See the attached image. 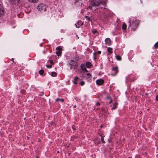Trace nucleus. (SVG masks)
Segmentation results:
<instances>
[{
    "label": "nucleus",
    "mask_w": 158,
    "mask_h": 158,
    "mask_svg": "<svg viewBox=\"0 0 158 158\" xmlns=\"http://www.w3.org/2000/svg\"><path fill=\"white\" fill-rule=\"evenodd\" d=\"M90 4L88 7L91 10H94L97 9V7L100 8H102L103 9H106V2L107 0H89Z\"/></svg>",
    "instance_id": "f257e3e1"
},
{
    "label": "nucleus",
    "mask_w": 158,
    "mask_h": 158,
    "mask_svg": "<svg viewBox=\"0 0 158 158\" xmlns=\"http://www.w3.org/2000/svg\"><path fill=\"white\" fill-rule=\"evenodd\" d=\"M139 22L140 21L134 17L131 18L130 19L129 21V27H131L132 30L135 31L138 27Z\"/></svg>",
    "instance_id": "f03ea898"
},
{
    "label": "nucleus",
    "mask_w": 158,
    "mask_h": 158,
    "mask_svg": "<svg viewBox=\"0 0 158 158\" xmlns=\"http://www.w3.org/2000/svg\"><path fill=\"white\" fill-rule=\"evenodd\" d=\"M68 65L70 67V69H73L74 70L76 68L78 65L77 63L73 60H70L69 61Z\"/></svg>",
    "instance_id": "7ed1b4c3"
},
{
    "label": "nucleus",
    "mask_w": 158,
    "mask_h": 158,
    "mask_svg": "<svg viewBox=\"0 0 158 158\" xmlns=\"http://www.w3.org/2000/svg\"><path fill=\"white\" fill-rule=\"evenodd\" d=\"M46 5L43 4H39L37 6V9L40 11H46Z\"/></svg>",
    "instance_id": "20e7f679"
},
{
    "label": "nucleus",
    "mask_w": 158,
    "mask_h": 158,
    "mask_svg": "<svg viewBox=\"0 0 158 158\" xmlns=\"http://www.w3.org/2000/svg\"><path fill=\"white\" fill-rule=\"evenodd\" d=\"M112 75H116L118 72L117 66L113 67L112 69Z\"/></svg>",
    "instance_id": "39448f33"
},
{
    "label": "nucleus",
    "mask_w": 158,
    "mask_h": 158,
    "mask_svg": "<svg viewBox=\"0 0 158 158\" xmlns=\"http://www.w3.org/2000/svg\"><path fill=\"white\" fill-rule=\"evenodd\" d=\"M5 12V11L2 6L0 4V16L3 15Z\"/></svg>",
    "instance_id": "423d86ee"
},
{
    "label": "nucleus",
    "mask_w": 158,
    "mask_h": 158,
    "mask_svg": "<svg viewBox=\"0 0 158 158\" xmlns=\"http://www.w3.org/2000/svg\"><path fill=\"white\" fill-rule=\"evenodd\" d=\"M104 82V80L102 79H100L96 81V83L97 85H102Z\"/></svg>",
    "instance_id": "0eeeda50"
},
{
    "label": "nucleus",
    "mask_w": 158,
    "mask_h": 158,
    "mask_svg": "<svg viewBox=\"0 0 158 158\" xmlns=\"http://www.w3.org/2000/svg\"><path fill=\"white\" fill-rule=\"evenodd\" d=\"M106 44L107 45H110L111 44V41L110 38H107L105 40Z\"/></svg>",
    "instance_id": "6e6552de"
},
{
    "label": "nucleus",
    "mask_w": 158,
    "mask_h": 158,
    "mask_svg": "<svg viewBox=\"0 0 158 158\" xmlns=\"http://www.w3.org/2000/svg\"><path fill=\"white\" fill-rule=\"evenodd\" d=\"M83 24V23L81 21H78L76 24H75L77 28H79Z\"/></svg>",
    "instance_id": "1a4fd4ad"
},
{
    "label": "nucleus",
    "mask_w": 158,
    "mask_h": 158,
    "mask_svg": "<svg viewBox=\"0 0 158 158\" xmlns=\"http://www.w3.org/2000/svg\"><path fill=\"white\" fill-rule=\"evenodd\" d=\"M81 69L83 71H85L87 72L88 71H87L85 67V64H82L81 65Z\"/></svg>",
    "instance_id": "9d476101"
},
{
    "label": "nucleus",
    "mask_w": 158,
    "mask_h": 158,
    "mask_svg": "<svg viewBox=\"0 0 158 158\" xmlns=\"http://www.w3.org/2000/svg\"><path fill=\"white\" fill-rule=\"evenodd\" d=\"M79 79V78L77 77H75L73 81V83L74 84H77Z\"/></svg>",
    "instance_id": "9b49d317"
},
{
    "label": "nucleus",
    "mask_w": 158,
    "mask_h": 158,
    "mask_svg": "<svg viewBox=\"0 0 158 158\" xmlns=\"http://www.w3.org/2000/svg\"><path fill=\"white\" fill-rule=\"evenodd\" d=\"M118 103L117 102H115L113 104V107L111 108L112 110H114L115 109H116L118 105Z\"/></svg>",
    "instance_id": "f8f14e48"
},
{
    "label": "nucleus",
    "mask_w": 158,
    "mask_h": 158,
    "mask_svg": "<svg viewBox=\"0 0 158 158\" xmlns=\"http://www.w3.org/2000/svg\"><path fill=\"white\" fill-rule=\"evenodd\" d=\"M19 0H10V2H11L12 4L13 3L16 4H17L19 2Z\"/></svg>",
    "instance_id": "ddd939ff"
},
{
    "label": "nucleus",
    "mask_w": 158,
    "mask_h": 158,
    "mask_svg": "<svg viewBox=\"0 0 158 158\" xmlns=\"http://www.w3.org/2000/svg\"><path fill=\"white\" fill-rule=\"evenodd\" d=\"M86 65L87 68H90L91 67L92 64L90 62H87L86 63Z\"/></svg>",
    "instance_id": "4468645a"
},
{
    "label": "nucleus",
    "mask_w": 158,
    "mask_h": 158,
    "mask_svg": "<svg viewBox=\"0 0 158 158\" xmlns=\"http://www.w3.org/2000/svg\"><path fill=\"white\" fill-rule=\"evenodd\" d=\"M112 48L110 47H108L107 48V50L108 52L110 53L111 54L112 53Z\"/></svg>",
    "instance_id": "2eb2a0df"
},
{
    "label": "nucleus",
    "mask_w": 158,
    "mask_h": 158,
    "mask_svg": "<svg viewBox=\"0 0 158 158\" xmlns=\"http://www.w3.org/2000/svg\"><path fill=\"white\" fill-rule=\"evenodd\" d=\"M127 28V25L124 23H123V25L122 26V28L123 30H126Z\"/></svg>",
    "instance_id": "dca6fc26"
},
{
    "label": "nucleus",
    "mask_w": 158,
    "mask_h": 158,
    "mask_svg": "<svg viewBox=\"0 0 158 158\" xmlns=\"http://www.w3.org/2000/svg\"><path fill=\"white\" fill-rule=\"evenodd\" d=\"M51 75L53 77H56L57 75V73H56L54 72H53L51 73Z\"/></svg>",
    "instance_id": "f3484780"
},
{
    "label": "nucleus",
    "mask_w": 158,
    "mask_h": 158,
    "mask_svg": "<svg viewBox=\"0 0 158 158\" xmlns=\"http://www.w3.org/2000/svg\"><path fill=\"white\" fill-rule=\"evenodd\" d=\"M59 101L61 102H63L64 101V100L63 99H60L58 98L56 100V102Z\"/></svg>",
    "instance_id": "a211bd4d"
},
{
    "label": "nucleus",
    "mask_w": 158,
    "mask_h": 158,
    "mask_svg": "<svg viewBox=\"0 0 158 158\" xmlns=\"http://www.w3.org/2000/svg\"><path fill=\"white\" fill-rule=\"evenodd\" d=\"M116 59L117 60H121V57L120 56L118 55H116Z\"/></svg>",
    "instance_id": "6ab92c4d"
},
{
    "label": "nucleus",
    "mask_w": 158,
    "mask_h": 158,
    "mask_svg": "<svg viewBox=\"0 0 158 158\" xmlns=\"http://www.w3.org/2000/svg\"><path fill=\"white\" fill-rule=\"evenodd\" d=\"M56 54L58 56L61 55V51H57L56 52Z\"/></svg>",
    "instance_id": "aec40b11"
},
{
    "label": "nucleus",
    "mask_w": 158,
    "mask_h": 158,
    "mask_svg": "<svg viewBox=\"0 0 158 158\" xmlns=\"http://www.w3.org/2000/svg\"><path fill=\"white\" fill-rule=\"evenodd\" d=\"M28 1L31 2L35 3L37 2L38 0H28Z\"/></svg>",
    "instance_id": "412c9836"
},
{
    "label": "nucleus",
    "mask_w": 158,
    "mask_h": 158,
    "mask_svg": "<svg viewBox=\"0 0 158 158\" xmlns=\"http://www.w3.org/2000/svg\"><path fill=\"white\" fill-rule=\"evenodd\" d=\"M56 49L58 50V51H60L62 50V48L60 47H58L56 48Z\"/></svg>",
    "instance_id": "4be33fe9"
},
{
    "label": "nucleus",
    "mask_w": 158,
    "mask_h": 158,
    "mask_svg": "<svg viewBox=\"0 0 158 158\" xmlns=\"http://www.w3.org/2000/svg\"><path fill=\"white\" fill-rule=\"evenodd\" d=\"M39 73L40 75H42L44 73V71L43 70H41L39 71Z\"/></svg>",
    "instance_id": "5701e85b"
},
{
    "label": "nucleus",
    "mask_w": 158,
    "mask_h": 158,
    "mask_svg": "<svg viewBox=\"0 0 158 158\" xmlns=\"http://www.w3.org/2000/svg\"><path fill=\"white\" fill-rule=\"evenodd\" d=\"M97 53L96 52H94V60H96V55Z\"/></svg>",
    "instance_id": "b1692460"
},
{
    "label": "nucleus",
    "mask_w": 158,
    "mask_h": 158,
    "mask_svg": "<svg viewBox=\"0 0 158 158\" xmlns=\"http://www.w3.org/2000/svg\"><path fill=\"white\" fill-rule=\"evenodd\" d=\"M87 76L88 78H90L91 77V75L90 73L87 74Z\"/></svg>",
    "instance_id": "393cba45"
},
{
    "label": "nucleus",
    "mask_w": 158,
    "mask_h": 158,
    "mask_svg": "<svg viewBox=\"0 0 158 158\" xmlns=\"http://www.w3.org/2000/svg\"><path fill=\"white\" fill-rule=\"evenodd\" d=\"M79 84L81 86H82L85 84V82L84 81H81L79 83Z\"/></svg>",
    "instance_id": "a878e982"
},
{
    "label": "nucleus",
    "mask_w": 158,
    "mask_h": 158,
    "mask_svg": "<svg viewBox=\"0 0 158 158\" xmlns=\"http://www.w3.org/2000/svg\"><path fill=\"white\" fill-rule=\"evenodd\" d=\"M85 18L88 21H90V17L89 16H85Z\"/></svg>",
    "instance_id": "bb28decb"
},
{
    "label": "nucleus",
    "mask_w": 158,
    "mask_h": 158,
    "mask_svg": "<svg viewBox=\"0 0 158 158\" xmlns=\"http://www.w3.org/2000/svg\"><path fill=\"white\" fill-rule=\"evenodd\" d=\"M154 47L156 48H158V41L154 45Z\"/></svg>",
    "instance_id": "cd10ccee"
},
{
    "label": "nucleus",
    "mask_w": 158,
    "mask_h": 158,
    "mask_svg": "<svg viewBox=\"0 0 158 158\" xmlns=\"http://www.w3.org/2000/svg\"><path fill=\"white\" fill-rule=\"evenodd\" d=\"M46 67L48 68H51L52 67V66L51 65H47Z\"/></svg>",
    "instance_id": "c85d7f7f"
},
{
    "label": "nucleus",
    "mask_w": 158,
    "mask_h": 158,
    "mask_svg": "<svg viewBox=\"0 0 158 158\" xmlns=\"http://www.w3.org/2000/svg\"><path fill=\"white\" fill-rule=\"evenodd\" d=\"M101 139L103 143H105V142L104 141V138L103 137H101Z\"/></svg>",
    "instance_id": "c756f323"
},
{
    "label": "nucleus",
    "mask_w": 158,
    "mask_h": 158,
    "mask_svg": "<svg viewBox=\"0 0 158 158\" xmlns=\"http://www.w3.org/2000/svg\"><path fill=\"white\" fill-rule=\"evenodd\" d=\"M97 32V30H95L94 31H92V32L93 33L95 34Z\"/></svg>",
    "instance_id": "7c9ffc66"
},
{
    "label": "nucleus",
    "mask_w": 158,
    "mask_h": 158,
    "mask_svg": "<svg viewBox=\"0 0 158 158\" xmlns=\"http://www.w3.org/2000/svg\"><path fill=\"white\" fill-rule=\"evenodd\" d=\"M50 63L51 64H53V62L52 60H50Z\"/></svg>",
    "instance_id": "2f4dec72"
},
{
    "label": "nucleus",
    "mask_w": 158,
    "mask_h": 158,
    "mask_svg": "<svg viewBox=\"0 0 158 158\" xmlns=\"http://www.w3.org/2000/svg\"><path fill=\"white\" fill-rule=\"evenodd\" d=\"M101 51H98L97 53L99 54H100L101 53Z\"/></svg>",
    "instance_id": "473e14b6"
},
{
    "label": "nucleus",
    "mask_w": 158,
    "mask_h": 158,
    "mask_svg": "<svg viewBox=\"0 0 158 158\" xmlns=\"http://www.w3.org/2000/svg\"><path fill=\"white\" fill-rule=\"evenodd\" d=\"M107 99H109V100H110V99H111V98H110V96H107Z\"/></svg>",
    "instance_id": "72a5a7b5"
},
{
    "label": "nucleus",
    "mask_w": 158,
    "mask_h": 158,
    "mask_svg": "<svg viewBox=\"0 0 158 158\" xmlns=\"http://www.w3.org/2000/svg\"><path fill=\"white\" fill-rule=\"evenodd\" d=\"M156 101L158 102V95L156 96Z\"/></svg>",
    "instance_id": "f704fd0d"
},
{
    "label": "nucleus",
    "mask_w": 158,
    "mask_h": 158,
    "mask_svg": "<svg viewBox=\"0 0 158 158\" xmlns=\"http://www.w3.org/2000/svg\"><path fill=\"white\" fill-rule=\"evenodd\" d=\"M100 105V103L98 102L97 103L96 105L97 106H99Z\"/></svg>",
    "instance_id": "c9c22d12"
},
{
    "label": "nucleus",
    "mask_w": 158,
    "mask_h": 158,
    "mask_svg": "<svg viewBox=\"0 0 158 158\" xmlns=\"http://www.w3.org/2000/svg\"><path fill=\"white\" fill-rule=\"evenodd\" d=\"M110 102H109V103L110 104L112 102V101L111 99H110Z\"/></svg>",
    "instance_id": "e433bc0d"
},
{
    "label": "nucleus",
    "mask_w": 158,
    "mask_h": 158,
    "mask_svg": "<svg viewBox=\"0 0 158 158\" xmlns=\"http://www.w3.org/2000/svg\"><path fill=\"white\" fill-rule=\"evenodd\" d=\"M12 61L14 62V59L12 58L11 59H10V61Z\"/></svg>",
    "instance_id": "4c0bfd02"
},
{
    "label": "nucleus",
    "mask_w": 158,
    "mask_h": 158,
    "mask_svg": "<svg viewBox=\"0 0 158 158\" xmlns=\"http://www.w3.org/2000/svg\"><path fill=\"white\" fill-rule=\"evenodd\" d=\"M128 158H131V157H129Z\"/></svg>",
    "instance_id": "58836bf2"
},
{
    "label": "nucleus",
    "mask_w": 158,
    "mask_h": 158,
    "mask_svg": "<svg viewBox=\"0 0 158 158\" xmlns=\"http://www.w3.org/2000/svg\"><path fill=\"white\" fill-rule=\"evenodd\" d=\"M78 59H77V60H77V61H78Z\"/></svg>",
    "instance_id": "ea45409f"
}]
</instances>
